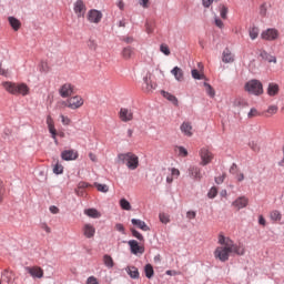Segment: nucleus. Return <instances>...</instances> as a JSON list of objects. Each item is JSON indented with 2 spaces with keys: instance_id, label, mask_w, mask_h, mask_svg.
<instances>
[{
  "instance_id": "nucleus-1",
  "label": "nucleus",
  "mask_w": 284,
  "mask_h": 284,
  "mask_svg": "<svg viewBox=\"0 0 284 284\" xmlns=\"http://www.w3.org/2000/svg\"><path fill=\"white\" fill-rule=\"evenodd\" d=\"M219 244L222 246L215 248L214 256L221 263H226V261H230V254H232V240L221 233L219 235Z\"/></svg>"
},
{
  "instance_id": "nucleus-2",
  "label": "nucleus",
  "mask_w": 284,
  "mask_h": 284,
  "mask_svg": "<svg viewBox=\"0 0 284 284\" xmlns=\"http://www.w3.org/2000/svg\"><path fill=\"white\" fill-rule=\"evenodd\" d=\"M118 163L126 165L129 170H136L139 168V156L132 152L120 153L118 155Z\"/></svg>"
},
{
  "instance_id": "nucleus-3",
  "label": "nucleus",
  "mask_w": 284,
  "mask_h": 284,
  "mask_svg": "<svg viewBox=\"0 0 284 284\" xmlns=\"http://www.w3.org/2000/svg\"><path fill=\"white\" fill-rule=\"evenodd\" d=\"M2 85L10 94H22V97H26L30 93V88L26 83L3 82Z\"/></svg>"
},
{
  "instance_id": "nucleus-4",
  "label": "nucleus",
  "mask_w": 284,
  "mask_h": 284,
  "mask_svg": "<svg viewBox=\"0 0 284 284\" xmlns=\"http://www.w3.org/2000/svg\"><path fill=\"white\" fill-rule=\"evenodd\" d=\"M244 90L248 94L261 97V94H263V83L257 79L250 80L244 84Z\"/></svg>"
},
{
  "instance_id": "nucleus-5",
  "label": "nucleus",
  "mask_w": 284,
  "mask_h": 284,
  "mask_svg": "<svg viewBox=\"0 0 284 284\" xmlns=\"http://www.w3.org/2000/svg\"><path fill=\"white\" fill-rule=\"evenodd\" d=\"M118 116L122 123H130V121H134V111L128 108H121Z\"/></svg>"
},
{
  "instance_id": "nucleus-6",
  "label": "nucleus",
  "mask_w": 284,
  "mask_h": 284,
  "mask_svg": "<svg viewBox=\"0 0 284 284\" xmlns=\"http://www.w3.org/2000/svg\"><path fill=\"white\" fill-rule=\"evenodd\" d=\"M200 156L202 159L201 165H207L212 163V159H214L212 152H210V150H207L206 148L200 150Z\"/></svg>"
},
{
  "instance_id": "nucleus-7",
  "label": "nucleus",
  "mask_w": 284,
  "mask_h": 284,
  "mask_svg": "<svg viewBox=\"0 0 284 284\" xmlns=\"http://www.w3.org/2000/svg\"><path fill=\"white\" fill-rule=\"evenodd\" d=\"M59 94L62 99H68L71 94H74V85L71 83L63 84L59 90Z\"/></svg>"
},
{
  "instance_id": "nucleus-8",
  "label": "nucleus",
  "mask_w": 284,
  "mask_h": 284,
  "mask_svg": "<svg viewBox=\"0 0 284 284\" xmlns=\"http://www.w3.org/2000/svg\"><path fill=\"white\" fill-rule=\"evenodd\" d=\"M129 246L131 250V254H144L145 253V246L139 245V242L136 240H130Z\"/></svg>"
},
{
  "instance_id": "nucleus-9",
  "label": "nucleus",
  "mask_w": 284,
  "mask_h": 284,
  "mask_svg": "<svg viewBox=\"0 0 284 284\" xmlns=\"http://www.w3.org/2000/svg\"><path fill=\"white\" fill-rule=\"evenodd\" d=\"M81 105H83L82 97L75 95L68 100V108H70L71 110H79V108H81Z\"/></svg>"
},
{
  "instance_id": "nucleus-10",
  "label": "nucleus",
  "mask_w": 284,
  "mask_h": 284,
  "mask_svg": "<svg viewBox=\"0 0 284 284\" xmlns=\"http://www.w3.org/2000/svg\"><path fill=\"white\" fill-rule=\"evenodd\" d=\"M62 161H77L79 159V152L74 150H64L61 152Z\"/></svg>"
},
{
  "instance_id": "nucleus-11",
  "label": "nucleus",
  "mask_w": 284,
  "mask_h": 284,
  "mask_svg": "<svg viewBox=\"0 0 284 284\" xmlns=\"http://www.w3.org/2000/svg\"><path fill=\"white\" fill-rule=\"evenodd\" d=\"M88 19L90 23H100L101 19H103V13L97 9H92L88 13Z\"/></svg>"
},
{
  "instance_id": "nucleus-12",
  "label": "nucleus",
  "mask_w": 284,
  "mask_h": 284,
  "mask_svg": "<svg viewBox=\"0 0 284 284\" xmlns=\"http://www.w3.org/2000/svg\"><path fill=\"white\" fill-rule=\"evenodd\" d=\"M261 37L264 41H276L278 39V31L276 29H267L262 32Z\"/></svg>"
},
{
  "instance_id": "nucleus-13",
  "label": "nucleus",
  "mask_w": 284,
  "mask_h": 284,
  "mask_svg": "<svg viewBox=\"0 0 284 284\" xmlns=\"http://www.w3.org/2000/svg\"><path fill=\"white\" fill-rule=\"evenodd\" d=\"M26 271L28 274H30V276H32V278H43V268L40 266H27Z\"/></svg>"
},
{
  "instance_id": "nucleus-14",
  "label": "nucleus",
  "mask_w": 284,
  "mask_h": 284,
  "mask_svg": "<svg viewBox=\"0 0 284 284\" xmlns=\"http://www.w3.org/2000/svg\"><path fill=\"white\" fill-rule=\"evenodd\" d=\"M82 232L85 239H94V234H97V229H94L92 224H84L82 227Z\"/></svg>"
},
{
  "instance_id": "nucleus-15",
  "label": "nucleus",
  "mask_w": 284,
  "mask_h": 284,
  "mask_svg": "<svg viewBox=\"0 0 284 284\" xmlns=\"http://www.w3.org/2000/svg\"><path fill=\"white\" fill-rule=\"evenodd\" d=\"M189 176L195 181H201L203 179V174H201V169H199V166H190Z\"/></svg>"
},
{
  "instance_id": "nucleus-16",
  "label": "nucleus",
  "mask_w": 284,
  "mask_h": 284,
  "mask_svg": "<svg viewBox=\"0 0 284 284\" xmlns=\"http://www.w3.org/2000/svg\"><path fill=\"white\" fill-rule=\"evenodd\" d=\"M74 12L75 14L81 18L85 14V4L83 3L82 0H78L75 3H74Z\"/></svg>"
},
{
  "instance_id": "nucleus-17",
  "label": "nucleus",
  "mask_w": 284,
  "mask_h": 284,
  "mask_svg": "<svg viewBox=\"0 0 284 284\" xmlns=\"http://www.w3.org/2000/svg\"><path fill=\"white\" fill-rule=\"evenodd\" d=\"M134 55V48L132 47H125L121 51V57L124 59V61H130L132 57Z\"/></svg>"
},
{
  "instance_id": "nucleus-18",
  "label": "nucleus",
  "mask_w": 284,
  "mask_h": 284,
  "mask_svg": "<svg viewBox=\"0 0 284 284\" xmlns=\"http://www.w3.org/2000/svg\"><path fill=\"white\" fill-rule=\"evenodd\" d=\"M222 61L223 63H234V54L229 48L223 51Z\"/></svg>"
},
{
  "instance_id": "nucleus-19",
  "label": "nucleus",
  "mask_w": 284,
  "mask_h": 284,
  "mask_svg": "<svg viewBox=\"0 0 284 284\" xmlns=\"http://www.w3.org/2000/svg\"><path fill=\"white\" fill-rule=\"evenodd\" d=\"M248 200L245 196L237 197L233 205L237 207V210H243V207H247Z\"/></svg>"
},
{
  "instance_id": "nucleus-20",
  "label": "nucleus",
  "mask_w": 284,
  "mask_h": 284,
  "mask_svg": "<svg viewBox=\"0 0 284 284\" xmlns=\"http://www.w3.org/2000/svg\"><path fill=\"white\" fill-rule=\"evenodd\" d=\"M151 79H152V73L148 72L144 77H143V81L145 83V92L150 93L152 92V90H154V85H152V82H151Z\"/></svg>"
},
{
  "instance_id": "nucleus-21",
  "label": "nucleus",
  "mask_w": 284,
  "mask_h": 284,
  "mask_svg": "<svg viewBox=\"0 0 284 284\" xmlns=\"http://www.w3.org/2000/svg\"><path fill=\"white\" fill-rule=\"evenodd\" d=\"M131 223L132 225H136V227H139V230H142L143 232H150V226H148L144 221L132 219Z\"/></svg>"
},
{
  "instance_id": "nucleus-22",
  "label": "nucleus",
  "mask_w": 284,
  "mask_h": 284,
  "mask_svg": "<svg viewBox=\"0 0 284 284\" xmlns=\"http://www.w3.org/2000/svg\"><path fill=\"white\" fill-rule=\"evenodd\" d=\"M8 21L12 30H14V32H19V30L21 29V21L14 17H9Z\"/></svg>"
},
{
  "instance_id": "nucleus-23",
  "label": "nucleus",
  "mask_w": 284,
  "mask_h": 284,
  "mask_svg": "<svg viewBox=\"0 0 284 284\" xmlns=\"http://www.w3.org/2000/svg\"><path fill=\"white\" fill-rule=\"evenodd\" d=\"M171 74H173V77H175L176 81H184V73H183V69L175 67L173 68V70L171 71Z\"/></svg>"
},
{
  "instance_id": "nucleus-24",
  "label": "nucleus",
  "mask_w": 284,
  "mask_h": 284,
  "mask_svg": "<svg viewBox=\"0 0 284 284\" xmlns=\"http://www.w3.org/2000/svg\"><path fill=\"white\" fill-rule=\"evenodd\" d=\"M180 130L183 132V134H185V136H192V123L183 122Z\"/></svg>"
},
{
  "instance_id": "nucleus-25",
  "label": "nucleus",
  "mask_w": 284,
  "mask_h": 284,
  "mask_svg": "<svg viewBox=\"0 0 284 284\" xmlns=\"http://www.w3.org/2000/svg\"><path fill=\"white\" fill-rule=\"evenodd\" d=\"M161 94L164 97V99H166L168 101L173 103V105L179 106V99H176L174 95H172V93H170L168 91H161Z\"/></svg>"
},
{
  "instance_id": "nucleus-26",
  "label": "nucleus",
  "mask_w": 284,
  "mask_h": 284,
  "mask_svg": "<svg viewBox=\"0 0 284 284\" xmlns=\"http://www.w3.org/2000/svg\"><path fill=\"white\" fill-rule=\"evenodd\" d=\"M280 87L276 83H270L267 88L268 97H276L278 94Z\"/></svg>"
},
{
  "instance_id": "nucleus-27",
  "label": "nucleus",
  "mask_w": 284,
  "mask_h": 284,
  "mask_svg": "<svg viewBox=\"0 0 284 284\" xmlns=\"http://www.w3.org/2000/svg\"><path fill=\"white\" fill-rule=\"evenodd\" d=\"M260 57L264 60L267 61L268 63H276V57L271 55L267 53L265 50L261 51Z\"/></svg>"
},
{
  "instance_id": "nucleus-28",
  "label": "nucleus",
  "mask_w": 284,
  "mask_h": 284,
  "mask_svg": "<svg viewBox=\"0 0 284 284\" xmlns=\"http://www.w3.org/2000/svg\"><path fill=\"white\" fill-rule=\"evenodd\" d=\"M125 270L131 278H135V280L139 278L140 273H139V268H136V266H128Z\"/></svg>"
},
{
  "instance_id": "nucleus-29",
  "label": "nucleus",
  "mask_w": 284,
  "mask_h": 284,
  "mask_svg": "<svg viewBox=\"0 0 284 284\" xmlns=\"http://www.w3.org/2000/svg\"><path fill=\"white\" fill-rule=\"evenodd\" d=\"M84 214L90 216V219H101V213L97 209H87L84 210Z\"/></svg>"
},
{
  "instance_id": "nucleus-30",
  "label": "nucleus",
  "mask_w": 284,
  "mask_h": 284,
  "mask_svg": "<svg viewBox=\"0 0 284 284\" xmlns=\"http://www.w3.org/2000/svg\"><path fill=\"white\" fill-rule=\"evenodd\" d=\"M232 252L234 254H237V256H243V254H245V247L241 246V245H236L234 244V242L232 241Z\"/></svg>"
},
{
  "instance_id": "nucleus-31",
  "label": "nucleus",
  "mask_w": 284,
  "mask_h": 284,
  "mask_svg": "<svg viewBox=\"0 0 284 284\" xmlns=\"http://www.w3.org/2000/svg\"><path fill=\"white\" fill-rule=\"evenodd\" d=\"M144 274H145L146 278L154 277V267L152 266V264H146L144 266Z\"/></svg>"
},
{
  "instance_id": "nucleus-32",
  "label": "nucleus",
  "mask_w": 284,
  "mask_h": 284,
  "mask_svg": "<svg viewBox=\"0 0 284 284\" xmlns=\"http://www.w3.org/2000/svg\"><path fill=\"white\" fill-rule=\"evenodd\" d=\"M48 130L51 134V139H53L55 145H58L59 140L57 139V129L54 128V124H48Z\"/></svg>"
},
{
  "instance_id": "nucleus-33",
  "label": "nucleus",
  "mask_w": 284,
  "mask_h": 284,
  "mask_svg": "<svg viewBox=\"0 0 284 284\" xmlns=\"http://www.w3.org/2000/svg\"><path fill=\"white\" fill-rule=\"evenodd\" d=\"M103 263L105 265V267L112 268L114 267V260L112 258V256L105 254L103 256Z\"/></svg>"
},
{
  "instance_id": "nucleus-34",
  "label": "nucleus",
  "mask_w": 284,
  "mask_h": 284,
  "mask_svg": "<svg viewBox=\"0 0 284 284\" xmlns=\"http://www.w3.org/2000/svg\"><path fill=\"white\" fill-rule=\"evenodd\" d=\"M93 185H94V187H97L98 192H102L103 194H105L110 191V187H108V185H105V184L94 182Z\"/></svg>"
},
{
  "instance_id": "nucleus-35",
  "label": "nucleus",
  "mask_w": 284,
  "mask_h": 284,
  "mask_svg": "<svg viewBox=\"0 0 284 284\" xmlns=\"http://www.w3.org/2000/svg\"><path fill=\"white\" fill-rule=\"evenodd\" d=\"M204 88H205L206 93L209 94V97H211V99H214V97H216V91H214V88H212L210 85V83L204 82Z\"/></svg>"
},
{
  "instance_id": "nucleus-36",
  "label": "nucleus",
  "mask_w": 284,
  "mask_h": 284,
  "mask_svg": "<svg viewBox=\"0 0 284 284\" xmlns=\"http://www.w3.org/2000/svg\"><path fill=\"white\" fill-rule=\"evenodd\" d=\"M87 45L91 52H97V49L99 48V44H97V41L93 39H89Z\"/></svg>"
},
{
  "instance_id": "nucleus-37",
  "label": "nucleus",
  "mask_w": 284,
  "mask_h": 284,
  "mask_svg": "<svg viewBox=\"0 0 284 284\" xmlns=\"http://www.w3.org/2000/svg\"><path fill=\"white\" fill-rule=\"evenodd\" d=\"M248 34L251 39L254 41V39L258 38V27H253L248 30Z\"/></svg>"
},
{
  "instance_id": "nucleus-38",
  "label": "nucleus",
  "mask_w": 284,
  "mask_h": 284,
  "mask_svg": "<svg viewBox=\"0 0 284 284\" xmlns=\"http://www.w3.org/2000/svg\"><path fill=\"white\" fill-rule=\"evenodd\" d=\"M120 205H121L122 210H126V211L132 210V205L125 199L120 200Z\"/></svg>"
},
{
  "instance_id": "nucleus-39",
  "label": "nucleus",
  "mask_w": 284,
  "mask_h": 284,
  "mask_svg": "<svg viewBox=\"0 0 284 284\" xmlns=\"http://www.w3.org/2000/svg\"><path fill=\"white\" fill-rule=\"evenodd\" d=\"M191 74H192L193 79H196L197 81H201V79H205V75H204V74H201V73L199 72V70H196V69H193V70L191 71Z\"/></svg>"
},
{
  "instance_id": "nucleus-40",
  "label": "nucleus",
  "mask_w": 284,
  "mask_h": 284,
  "mask_svg": "<svg viewBox=\"0 0 284 284\" xmlns=\"http://www.w3.org/2000/svg\"><path fill=\"white\" fill-rule=\"evenodd\" d=\"M282 219V215H281V212L275 210V211H272L271 212V220L272 221H281Z\"/></svg>"
},
{
  "instance_id": "nucleus-41",
  "label": "nucleus",
  "mask_w": 284,
  "mask_h": 284,
  "mask_svg": "<svg viewBox=\"0 0 284 284\" xmlns=\"http://www.w3.org/2000/svg\"><path fill=\"white\" fill-rule=\"evenodd\" d=\"M160 52H162L163 54H165V57H170L171 52H170V47H168V44H161L160 45Z\"/></svg>"
},
{
  "instance_id": "nucleus-42",
  "label": "nucleus",
  "mask_w": 284,
  "mask_h": 284,
  "mask_svg": "<svg viewBox=\"0 0 284 284\" xmlns=\"http://www.w3.org/2000/svg\"><path fill=\"white\" fill-rule=\"evenodd\" d=\"M220 14L222 19H227V7L225 4L220 6Z\"/></svg>"
},
{
  "instance_id": "nucleus-43",
  "label": "nucleus",
  "mask_w": 284,
  "mask_h": 284,
  "mask_svg": "<svg viewBox=\"0 0 284 284\" xmlns=\"http://www.w3.org/2000/svg\"><path fill=\"white\" fill-rule=\"evenodd\" d=\"M131 234L132 236H134L135 239H138V241H145L143 239V235L139 233V231H136L135 229H131Z\"/></svg>"
},
{
  "instance_id": "nucleus-44",
  "label": "nucleus",
  "mask_w": 284,
  "mask_h": 284,
  "mask_svg": "<svg viewBox=\"0 0 284 284\" xmlns=\"http://www.w3.org/2000/svg\"><path fill=\"white\" fill-rule=\"evenodd\" d=\"M266 114H276L278 112V106L277 105H270L268 109L265 111Z\"/></svg>"
},
{
  "instance_id": "nucleus-45",
  "label": "nucleus",
  "mask_w": 284,
  "mask_h": 284,
  "mask_svg": "<svg viewBox=\"0 0 284 284\" xmlns=\"http://www.w3.org/2000/svg\"><path fill=\"white\" fill-rule=\"evenodd\" d=\"M53 173L54 174H63V165L57 163L53 168Z\"/></svg>"
},
{
  "instance_id": "nucleus-46",
  "label": "nucleus",
  "mask_w": 284,
  "mask_h": 284,
  "mask_svg": "<svg viewBox=\"0 0 284 284\" xmlns=\"http://www.w3.org/2000/svg\"><path fill=\"white\" fill-rule=\"evenodd\" d=\"M175 150H179V156H187V149L183 146H175Z\"/></svg>"
},
{
  "instance_id": "nucleus-47",
  "label": "nucleus",
  "mask_w": 284,
  "mask_h": 284,
  "mask_svg": "<svg viewBox=\"0 0 284 284\" xmlns=\"http://www.w3.org/2000/svg\"><path fill=\"white\" fill-rule=\"evenodd\" d=\"M217 194H219V190L216 189V186H213V187L210 190L207 196H209V199H214Z\"/></svg>"
},
{
  "instance_id": "nucleus-48",
  "label": "nucleus",
  "mask_w": 284,
  "mask_h": 284,
  "mask_svg": "<svg viewBox=\"0 0 284 284\" xmlns=\"http://www.w3.org/2000/svg\"><path fill=\"white\" fill-rule=\"evenodd\" d=\"M40 72H50V67L48 65V62H41Z\"/></svg>"
},
{
  "instance_id": "nucleus-49",
  "label": "nucleus",
  "mask_w": 284,
  "mask_h": 284,
  "mask_svg": "<svg viewBox=\"0 0 284 284\" xmlns=\"http://www.w3.org/2000/svg\"><path fill=\"white\" fill-rule=\"evenodd\" d=\"M160 221L161 223H164V224L170 223V216L166 215L165 213H160Z\"/></svg>"
},
{
  "instance_id": "nucleus-50",
  "label": "nucleus",
  "mask_w": 284,
  "mask_h": 284,
  "mask_svg": "<svg viewBox=\"0 0 284 284\" xmlns=\"http://www.w3.org/2000/svg\"><path fill=\"white\" fill-rule=\"evenodd\" d=\"M260 14H261V17H265L267 14V4L266 3L261 4Z\"/></svg>"
},
{
  "instance_id": "nucleus-51",
  "label": "nucleus",
  "mask_w": 284,
  "mask_h": 284,
  "mask_svg": "<svg viewBox=\"0 0 284 284\" xmlns=\"http://www.w3.org/2000/svg\"><path fill=\"white\" fill-rule=\"evenodd\" d=\"M145 29H146L148 34H152L154 32V27L151 24L150 21L145 22Z\"/></svg>"
},
{
  "instance_id": "nucleus-52",
  "label": "nucleus",
  "mask_w": 284,
  "mask_h": 284,
  "mask_svg": "<svg viewBox=\"0 0 284 284\" xmlns=\"http://www.w3.org/2000/svg\"><path fill=\"white\" fill-rule=\"evenodd\" d=\"M2 276H4L6 283H10L12 281V276L10 275V272L8 270H4V272L2 273Z\"/></svg>"
},
{
  "instance_id": "nucleus-53",
  "label": "nucleus",
  "mask_w": 284,
  "mask_h": 284,
  "mask_svg": "<svg viewBox=\"0 0 284 284\" xmlns=\"http://www.w3.org/2000/svg\"><path fill=\"white\" fill-rule=\"evenodd\" d=\"M75 194H78V196H88V193H85V189H75Z\"/></svg>"
},
{
  "instance_id": "nucleus-54",
  "label": "nucleus",
  "mask_w": 284,
  "mask_h": 284,
  "mask_svg": "<svg viewBox=\"0 0 284 284\" xmlns=\"http://www.w3.org/2000/svg\"><path fill=\"white\" fill-rule=\"evenodd\" d=\"M247 116H248V119H253V116H258V111L255 108H253L248 112Z\"/></svg>"
},
{
  "instance_id": "nucleus-55",
  "label": "nucleus",
  "mask_w": 284,
  "mask_h": 284,
  "mask_svg": "<svg viewBox=\"0 0 284 284\" xmlns=\"http://www.w3.org/2000/svg\"><path fill=\"white\" fill-rule=\"evenodd\" d=\"M115 230L122 234H125V226H123L121 223L115 224Z\"/></svg>"
},
{
  "instance_id": "nucleus-56",
  "label": "nucleus",
  "mask_w": 284,
  "mask_h": 284,
  "mask_svg": "<svg viewBox=\"0 0 284 284\" xmlns=\"http://www.w3.org/2000/svg\"><path fill=\"white\" fill-rule=\"evenodd\" d=\"M225 176H227V174L223 173L222 176L215 178V183L217 185H221V183H223V181H225Z\"/></svg>"
},
{
  "instance_id": "nucleus-57",
  "label": "nucleus",
  "mask_w": 284,
  "mask_h": 284,
  "mask_svg": "<svg viewBox=\"0 0 284 284\" xmlns=\"http://www.w3.org/2000/svg\"><path fill=\"white\" fill-rule=\"evenodd\" d=\"M60 119H62L63 125H70V123H71L70 118H68L65 115H60Z\"/></svg>"
},
{
  "instance_id": "nucleus-58",
  "label": "nucleus",
  "mask_w": 284,
  "mask_h": 284,
  "mask_svg": "<svg viewBox=\"0 0 284 284\" xmlns=\"http://www.w3.org/2000/svg\"><path fill=\"white\" fill-rule=\"evenodd\" d=\"M248 145L251 150H253V152H258L261 150V148H258V144H256L255 142H251Z\"/></svg>"
},
{
  "instance_id": "nucleus-59",
  "label": "nucleus",
  "mask_w": 284,
  "mask_h": 284,
  "mask_svg": "<svg viewBox=\"0 0 284 284\" xmlns=\"http://www.w3.org/2000/svg\"><path fill=\"white\" fill-rule=\"evenodd\" d=\"M139 3L142 6V8H150V0H140Z\"/></svg>"
},
{
  "instance_id": "nucleus-60",
  "label": "nucleus",
  "mask_w": 284,
  "mask_h": 284,
  "mask_svg": "<svg viewBox=\"0 0 284 284\" xmlns=\"http://www.w3.org/2000/svg\"><path fill=\"white\" fill-rule=\"evenodd\" d=\"M215 26L220 29H223L225 24L223 23V20L215 18Z\"/></svg>"
},
{
  "instance_id": "nucleus-61",
  "label": "nucleus",
  "mask_w": 284,
  "mask_h": 284,
  "mask_svg": "<svg viewBox=\"0 0 284 284\" xmlns=\"http://www.w3.org/2000/svg\"><path fill=\"white\" fill-rule=\"evenodd\" d=\"M219 1V0H215ZM202 3L204 6V8H210V6H212V3H214V0H202Z\"/></svg>"
},
{
  "instance_id": "nucleus-62",
  "label": "nucleus",
  "mask_w": 284,
  "mask_h": 284,
  "mask_svg": "<svg viewBox=\"0 0 284 284\" xmlns=\"http://www.w3.org/2000/svg\"><path fill=\"white\" fill-rule=\"evenodd\" d=\"M85 187H90V184H88V182H80L78 184V189L80 190H85Z\"/></svg>"
},
{
  "instance_id": "nucleus-63",
  "label": "nucleus",
  "mask_w": 284,
  "mask_h": 284,
  "mask_svg": "<svg viewBox=\"0 0 284 284\" xmlns=\"http://www.w3.org/2000/svg\"><path fill=\"white\" fill-rule=\"evenodd\" d=\"M87 284H99V281L94 276L88 278Z\"/></svg>"
},
{
  "instance_id": "nucleus-64",
  "label": "nucleus",
  "mask_w": 284,
  "mask_h": 284,
  "mask_svg": "<svg viewBox=\"0 0 284 284\" xmlns=\"http://www.w3.org/2000/svg\"><path fill=\"white\" fill-rule=\"evenodd\" d=\"M186 217H189L190 220L196 219V212H194V211H189V212L186 213Z\"/></svg>"
}]
</instances>
